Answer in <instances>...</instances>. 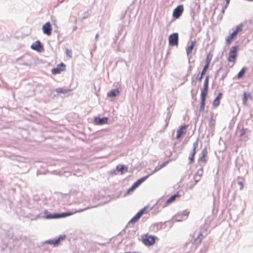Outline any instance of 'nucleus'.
<instances>
[{
	"label": "nucleus",
	"mask_w": 253,
	"mask_h": 253,
	"mask_svg": "<svg viewBox=\"0 0 253 253\" xmlns=\"http://www.w3.org/2000/svg\"><path fill=\"white\" fill-rule=\"evenodd\" d=\"M209 76H207L206 77V79L204 83V87L201 90V106H200V110L203 111L205 109V106L206 103V100L207 95L209 89Z\"/></svg>",
	"instance_id": "nucleus-1"
},
{
	"label": "nucleus",
	"mask_w": 253,
	"mask_h": 253,
	"mask_svg": "<svg viewBox=\"0 0 253 253\" xmlns=\"http://www.w3.org/2000/svg\"><path fill=\"white\" fill-rule=\"evenodd\" d=\"M75 212H67L62 213H50L47 211H44V217L46 219L60 218L70 216L74 214Z\"/></svg>",
	"instance_id": "nucleus-2"
},
{
	"label": "nucleus",
	"mask_w": 253,
	"mask_h": 253,
	"mask_svg": "<svg viewBox=\"0 0 253 253\" xmlns=\"http://www.w3.org/2000/svg\"><path fill=\"white\" fill-rule=\"evenodd\" d=\"M243 27V26L241 24L236 27V28L233 32L226 39V43L227 45L230 44L232 41L237 37L239 32L242 31Z\"/></svg>",
	"instance_id": "nucleus-3"
},
{
	"label": "nucleus",
	"mask_w": 253,
	"mask_h": 253,
	"mask_svg": "<svg viewBox=\"0 0 253 253\" xmlns=\"http://www.w3.org/2000/svg\"><path fill=\"white\" fill-rule=\"evenodd\" d=\"M157 237L155 236H152L147 234L141 236V240L142 243L146 246H150L154 245L155 243Z\"/></svg>",
	"instance_id": "nucleus-4"
},
{
	"label": "nucleus",
	"mask_w": 253,
	"mask_h": 253,
	"mask_svg": "<svg viewBox=\"0 0 253 253\" xmlns=\"http://www.w3.org/2000/svg\"><path fill=\"white\" fill-rule=\"evenodd\" d=\"M238 47L237 46H233L231 47L229 52L228 61L233 63L232 66H233L236 62V58L238 56Z\"/></svg>",
	"instance_id": "nucleus-5"
},
{
	"label": "nucleus",
	"mask_w": 253,
	"mask_h": 253,
	"mask_svg": "<svg viewBox=\"0 0 253 253\" xmlns=\"http://www.w3.org/2000/svg\"><path fill=\"white\" fill-rule=\"evenodd\" d=\"M208 151L207 148H205L202 150V156L199 158L198 160V162L200 166L203 167L207 162V157Z\"/></svg>",
	"instance_id": "nucleus-6"
},
{
	"label": "nucleus",
	"mask_w": 253,
	"mask_h": 253,
	"mask_svg": "<svg viewBox=\"0 0 253 253\" xmlns=\"http://www.w3.org/2000/svg\"><path fill=\"white\" fill-rule=\"evenodd\" d=\"M187 127V125H183L178 128L176 136L177 139H179L183 135L186 133Z\"/></svg>",
	"instance_id": "nucleus-7"
},
{
	"label": "nucleus",
	"mask_w": 253,
	"mask_h": 253,
	"mask_svg": "<svg viewBox=\"0 0 253 253\" xmlns=\"http://www.w3.org/2000/svg\"><path fill=\"white\" fill-rule=\"evenodd\" d=\"M169 44L171 46L177 45L178 43V35L177 33L171 34L169 38Z\"/></svg>",
	"instance_id": "nucleus-8"
},
{
	"label": "nucleus",
	"mask_w": 253,
	"mask_h": 253,
	"mask_svg": "<svg viewBox=\"0 0 253 253\" xmlns=\"http://www.w3.org/2000/svg\"><path fill=\"white\" fill-rule=\"evenodd\" d=\"M43 33L47 35L50 36L51 35L52 28V26L49 22H47L45 23L42 27Z\"/></svg>",
	"instance_id": "nucleus-9"
},
{
	"label": "nucleus",
	"mask_w": 253,
	"mask_h": 253,
	"mask_svg": "<svg viewBox=\"0 0 253 253\" xmlns=\"http://www.w3.org/2000/svg\"><path fill=\"white\" fill-rule=\"evenodd\" d=\"M66 65L63 63H61L57 67L51 70V73L53 75L60 74L62 71L65 70Z\"/></svg>",
	"instance_id": "nucleus-10"
},
{
	"label": "nucleus",
	"mask_w": 253,
	"mask_h": 253,
	"mask_svg": "<svg viewBox=\"0 0 253 253\" xmlns=\"http://www.w3.org/2000/svg\"><path fill=\"white\" fill-rule=\"evenodd\" d=\"M184 10V8L182 5H178L173 12V17L177 19L182 14L183 11Z\"/></svg>",
	"instance_id": "nucleus-11"
},
{
	"label": "nucleus",
	"mask_w": 253,
	"mask_h": 253,
	"mask_svg": "<svg viewBox=\"0 0 253 253\" xmlns=\"http://www.w3.org/2000/svg\"><path fill=\"white\" fill-rule=\"evenodd\" d=\"M31 48L33 50H36L38 52H41L43 50V47L42 46L40 42L37 41L34 42L31 46Z\"/></svg>",
	"instance_id": "nucleus-12"
},
{
	"label": "nucleus",
	"mask_w": 253,
	"mask_h": 253,
	"mask_svg": "<svg viewBox=\"0 0 253 253\" xmlns=\"http://www.w3.org/2000/svg\"><path fill=\"white\" fill-rule=\"evenodd\" d=\"M197 147V143H195L193 144V150L192 153L190 154V156L189 157V164H192L194 162V159H195V156L196 153V148Z\"/></svg>",
	"instance_id": "nucleus-13"
},
{
	"label": "nucleus",
	"mask_w": 253,
	"mask_h": 253,
	"mask_svg": "<svg viewBox=\"0 0 253 253\" xmlns=\"http://www.w3.org/2000/svg\"><path fill=\"white\" fill-rule=\"evenodd\" d=\"M189 213V212L185 211L181 214L177 215L176 217V220L178 221L185 220L188 218Z\"/></svg>",
	"instance_id": "nucleus-14"
},
{
	"label": "nucleus",
	"mask_w": 253,
	"mask_h": 253,
	"mask_svg": "<svg viewBox=\"0 0 253 253\" xmlns=\"http://www.w3.org/2000/svg\"><path fill=\"white\" fill-rule=\"evenodd\" d=\"M222 97V93L220 92L218 93L217 96L215 98V99L213 100L212 103V105L214 107H216L219 105L220 100Z\"/></svg>",
	"instance_id": "nucleus-15"
},
{
	"label": "nucleus",
	"mask_w": 253,
	"mask_h": 253,
	"mask_svg": "<svg viewBox=\"0 0 253 253\" xmlns=\"http://www.w3.org/2000/svg\"><path fill=\"white\" fill-rule=\"evenodd\" d=\"M252 98V94L249 92H245L243 96V103L244 105H246L248 99Z\"/></svg>",
	"instance_id": "nucleus-16"
},
{
	"label": "nucleus",
	"mask_w": 253,
	"mask_h": 253,
	"mask_svg": "<svg viewBox=\"0 0 253 253\" xmlns=\"http://www.w3.org/2000/svg\"><path fill=\"white\" fill-rule=\"evenodd\" d=\"M64 237L60 236L57 239L50 240L46 242L47 243L51 245H53L54 246H57L59 244L61 240H64Z\"/></svg>",
	"instance_id": "nucleus-17"
},
{
	"label": "nucleus",
	"mask_w": 253,
	"mask_h": 253,
	"mask_svg": "<svg viewBox=\"0 0 253 253\" xmlns=\"http://www.w3.org/2000/svg\"><path fill=\"white\" fill-rule=\"evenodd\" d=\"M171 161V159H169V160H168V161H166L164 162V163H162V164H161V165L157 166L155 168V169H154V171H153V173H154V172H156V171H158L160 170V169H163V168H164V167H165V166H167V165H168V164H169V163Z\"/></svg>",
	"instance_id": "nucleus-18"
},
{
	"label": "nucleus",
	"mask_w": 253,
	"mask_h": 253,
	"mask_svg": "<svg viewBox=\"0 0 253 253\" xmlns=\"http://www.w3.org/2000/svg\"><path fill=\"white\" fill-rule=\"evenodd\" d=\"M108 119L107 117L99 118H97L95 119V122L99 125H102L107 122Z\"/></svg>",
	"instance_id": "nucleus-19"
},
{
	"label": "nucleus",
	"mask_w": 253,
	"mask_h": 253,
	"mask_svg": "<svg viewBox=\"0 0 253 253\" xmlns=\"http://www.w3.org/2000/svg\"><path fill=\"white\" fill-rule=\"evenodd\" d=\"M196 41H193L191 42V45L190 46H189L186 49V53H187V55H189V54H190L192 52V51L193 49V48L195 46V45H196Z\"/></svg>",
	"instance_id": "nucleus-20"
},
{
	"label": "nucleus",
	"mask_w": 253,
	"mask_h": 253,
	"mask_svg": "<svg viewBox=\"0 0 253 253\" xmlns=\"http://www.w3.org/2000/svg\"><path fill=\"white\" fill-rule=\"evenodd\" d=\"M120 93V91L118 89L112 90L110 92H109L107 94V95L109 97H114L117 96Z\"/></svg>",
	"instance_id": "nucleus-21"
},
{
	"label": "nucleus",
	"mask_w": 253,
	"mask_h": 253,
	"mask_svg": "<svg viewBox=\"0 0 253 253\" xmlns=\"http://www.w3.org/2000/svg\"><path fill=\"white\" fill-rule=\"evenodd\" d=\"M117 169L118 171L121 172L122 173H123L124 172L127 171V168L124 165H119L117 166Z\"/></svg>",
	"instance_id": "nucleus-22"
},
{
	"label": "nucleus",
	"mask_w": 253,
	"mask_h": 253,
	"mask_svg": "<svg viewBox=\"0 0 253 253\" xmlns=\"http://www.w3.org/2000/svg\"><path fill=\"white\" fill-rule=\"evenodd\" d=\"M148 176H145V177H143L142 178H141V179L138 180L137 181H136L135 183H134L133 184V187H135V188H136L137 187L139 186V185L142 182H143L145 179H146L147 178Z\"/></svg>",
	"instance_id": "nucleus-23"
},
{
	"label": "nucleus",
	"mask_w": 253,
	"mask_h": 253,
	"mask_svg": "<svg viewBox=\"0 0 253 253\" xmlns=\"http://www.w3.org/2000/svg\"><path fill=\"white\" fill-rule=\"evenodd\" d=\"M140 213L137 212L130 220L129 223L133 224L137 222L138 220L140 218Z\"/></svg>",
	"instance_id": "nucleus-24"
},
{
	"label": "nucleus",
	"mask_w": 253,
	"mask_h": 253,
	"mask_svg": "<svg viewBox=\"0 0 253 253\" xmlns=\"http://www.w3.org/2000/svg\"><path fill=\"white\" fill-rule=\"evenodd\" d=\"M204 238V236L203 233H200L199 235L198 236L197 238L195 239L194 242L196 244L198 245L200 244Z\"/></svg>",
	"instance_id": "nucleus-25"
},
{
	"label": "nucleus",
	"mask_w": 253,
	"mask_h": 253,
	"mask_svg": "<svg viewBox=\"0 0 253 253\" xmlns=\"http://www.w3.org/2000/svg\"><path fill=\"white\" fill-rule=\"evenodd\" d=\"M212 54L211 52L207 54L206 59V65L210 66L211 62L212 59Z\"/></svg>",
	"instance_id": "nucleus-26"
},
{
	"label": "nucleus",
	"mask_w": 253,
	"mask_h": 253,
	"mask_svg": "<svg viewBox=\"0 0 253 253\" xmlns=\"http://www.w3.org/2000/svg\"><path fill=\"white\" fill-rule=\"evenodd\" d=\"M179 197V195L177 194L171 196L167 201V204H169L175 200L176 198Z\"/></svg>",
	"instance_id": "nucleus-27"
},
{
	"label": "nucleus",
	"mask_w": 253,
	"mask_h": 253,
	"mask_svg": "<svg viewBox=\"0 0 253 253\" xmlns=\"http://www.w3.org/2000/svg\"><path fill=\"white\" fill-rule=\"evenodd\" d=\"M148 207L147 206L144 207L143 209H142L141 210H140L138 212L139 213H140L141 216L143 214H146L148 212Z\"/></svg>",
	"instance_id": "nucleus-28"
},
{
	"label": "nucleus",
	"mask_w": 253,
	"mask_h": 253,
	"mask_svg": "<svg viewBox=\"0 0 253 253\" xmlns=\"http://www.w3.org/2000/svg\"><path fill=\"white\" fill-rule=\"evenodd\" d=\"M246 71V67L243 68L240 70V71L239 72V73L238 74V75H237L238 78H241L242 77H243L245 74Z\"/></svg>",
	"instance_id": "nucleus-29"
},
{
	"label": "nucleus",
	"mask_w": 253,
	"mask_h": 253,
	"mask_svg": "<svg viewBox=\"0 0 253 253\" xmlns=\"http://www.w3.org/2000/svg\"><path fill=\"white\" fill-rule=\"evenodd\" d=\"M58 93H66L70 91V89H64L62 88H58L56 90Z\"/></svg>",
	"instance_id": "nucleus-30"
},
{
	"label": "nucleus",
	"mask_w": 253,
	"mask_h": 253,
	"mask_svg": "<svg viewBox=\"0 0 253 253\" xmlns=\"http://www.w3.org/2000/svg\"><path fill=\"white\" fill-rule=\"evenodd\" d=\"M209 65H205V66H204L202 72L201 74H202V75H205L206 72L207 71L208 69H209Z\"/></svg>",
	"instance_id": "nucleus-31"
},
{
	"label": "nucleus",
	"mask_w": 253,
	"mask_h": 253,
	"mask_svg": "<svg viewBox=\"0 0 253 253\" xmlns=\"http://www.w3.org/2000/svg\"><path fill=\"white\" fill-rule=\"evenodd\" d=\"M66 53L69 58L72 57V51L71 49H67L66 50Z\"/></svg>",
	"instance_id": "nucleus-32"
},
{
	"label": "nucleus",
	"mask_w": 253,
	"mask_h": 253,
	"mask_svg": "<svg viewBox=\"0 0 253 253\" xmlns=\"http://www.w3.org/2000/svg\"><path fill=\"white\" fill-rule=\"evenodd\" d=\"M225 1H226V4H225L224 7L222 10V13H224L225 12V10L228 7V6L229 5V2H230V0H225Z\"/></svg>",
	"instance_id": "nucleus-33"
},
{
	"label": "nucleus",
	"mask_w": 253,
	"mask_h": 253,
	"mask_svg": "<svg viewBox=\"0 0 253 253\" xmlns=\"http://www.w3.org/2000/svg\"><path fill=\"white\" fill-rule=\"evenodd\" d=\"M246 132H247V129L245 128H242L240 130V132H241L240 136H242L244 135L246 133Z\"/></svg>",
	"instance_id": "nucleus-34"
},
{
	"label": "nucleus",
	"mask_w": 253,
	"mask_h": 253,
	"mask_svg": "<svg viewBox=\"0 0 253 253\" xmlns=\"http://www.w3.org/2000/svg\"><path fill=\"white\" fill-rule=\"evenodd\" d=\"M135 189V187H133V186L132 185L131 187L128 189L127 193L129 194L130 193L132 192Z\"/></svg>",
	"instance_id": "nucleus-35"
},
{
	"label": "nucleus",
	"mask_w": 253,
	"mask_h": 253,
	"mask_svg": "<svg viewBox=\"0 0 253 253\" xmlns=\"http://www.w3.org/2000/svg\"><path fill=\"white\" fill-rule=\"evenodd\" d=\"M238 184L240 186V190H242L243 189V188H244V184H243V183L242 181H239L238 182Z\"/></svg>",
	"instance_id": "nucleus-36"
},
{
	"label": "nucleus",
	"mask_w": 253,
	"mask_h": 253,
	"mask_svg": "<svg viewBox=\"0 0 253 253\" xmlns=\"http://www.w3.org/2000/svg\"><path fill=\"white\" fill-rule=\"evenodd\" d=\"M204 75H202V74H201V76H200V77L199 78V81H201L202 79V78H203Z\"/></svg>",
	"instance_id": "nucleus-37"
}]
</instances>
